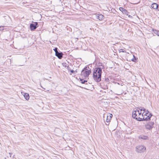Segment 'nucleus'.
I'll return each instance as SVG.
<instances>
[{"label": "nucleus", "mask_w": 159, "mask_h": 159, "mask_svg": "<svg viewBox=\"0 0 159 159\" xmlns=\"http://www.w3.org/2000/svg\"><path fill=\"white\" fill-rule=\"evenodd\" d=\"M102 70L99 67L95 68L93 71V78L97 82H99L101 80Z\"/></svg>", "instance_id": "obj_1"}, {"label": "nucleus", "mask_w": 159, "mask_h": 159, "mask_svg": "<svg viewBox=\"0 0 159 159\" xmlns=\"http://www.w3.org/2000/svg\"><path fill=\"white\" fill-rule=\"evenodd\" d=\"M141 113L142 112H140L139 110L134 111L132 112V117L137 120L141 121L142 120L141 118L139 116H141Z\"/></svg>", "instance_id": "obj_2"}, {"label": "nucleus", "mask_w": 159, "mask_h": 159, "mask_svg": "<svg viewBox=\"0 0 159 159\" xmlns=\"http://www.w3.org/2000/svg\"><path fill=\"white\" fill-rule=\"evenodd\" d=\"M91 72L90 70H88V67H85L82 71L81 76L83 77H88Z\"/></svg>", "instance_id": "obj_3"}, {"label": "nucleus", "mask_w": 159, "mask_h": 159, "mask_svg": "<svg viewBox=\"0 0 159 159\" xmlns=\"http://www.w3.org/2000/svg\"><path fill=\"white\" fill-rule=\"evenodd\" d=\"M136 152L139 153L144 152L146 149V147L143 145H140L137 146L136 148Z\"/></svg>", "instance_id": "obj_4"}, {"label": "nucleus", "mask_w": 159, "mask_h": 159, "mask_svg": "<svg viewBox=\"0 0 159 159\" xmlns=\"http://www.w3.org/2000/svg\"><path fill=\"white\" fill-rule=\"evenodd\" d=\"M143 114L144 112L142 113L141 114V116H139V117L141 118L142 119L141 121L143 120H146L148 121L150 120V118L152 116V114L151 113H150L148 114V116H147V117H145V116H143Z\"/></svg>", "instance_id": "obj_5"}, {"label": "nucleus", "mask_w": 159, "mask_h": 159, "mask_svg": "<svg viewBox=\"0 0 159 159\" xmlns=\"http://www.w3.org/2000/svg\"><path fill=\"white\" fill-rule=\"evenodd\" d=\"M154 125V122L152 121L149 122L145 125V128L148 130H150L152 129Z\"/></svg>", "instance_id": "obj_6"}, {"label": "nucleus", "mask_w": 159, "mask_h": 159, "mask_svg": "<svg viewBox=\"0 0 159 159\" xmlns=\"http://www.w3.org/2000/svg\"><path fill=\"white\" fill-rule=\"evenodd\" d=\"M38 23L35 22L34 23L31 24L30 25V27L31 30H33L36 29L38 27Z\"/></svg>", "instance_id": "obj_7"}, {"label": "nucleus", "mask_w": 159, "mask_h": 159, "mask_svg": "<svg viewBox=\"0 0 159 159\" xmlns=\"http://www.w3.org/2000/svg\"><path fill=\"white\" fill-rule=\"evenodd\" d=\"M151 7L153 9H156L159 11V5L156 3H153L151 5Z\"/></svg>", "instance_id": "obj_8"}, {"label": "nucleus", "mask_w": 159, "mask_h": 159, "mask_svg": "<svg viewBox=\"0 0 159 159\" xmlns=\"http://www.w3.org/2000/svg\"><path fill=\"white\" fill-rule=\"evenodd\" d=\"M55 55L59 59H61L62 57L63 54L61 52H58L56 53Z\"/></svg>", "instance_id": "obj_9"}, {"label": "nucleus", "mask_w": 159, "mask_h": 159, "mask_svg": "<svg viewBox=\"0 0 159 159\" xmlns=\"http://www.w3.org/2000/svg\"><path fill=\"white\" fill-rule=\"evenodd\" d=\"M96 18L99 20H102L104 18V16L102 14H97L96 15Z\"/></svg>", "instance_id": "obj_10"}, {"label": "nucleus", "mask_w": 159, "mask_h": 159, "mask_svg": "<svg viewBox=\"0 0 159 159\" xmlns=\"http://www.w3.org/2000/svg\"><path fill=\"white\" fill-rule=\"evenodd\" d=\"M112 116V115L111 114L109 113L108 114V115L107 116L106 119V122L107 123L110 122V120Z\"/></svg>", "instance_id": "obj_11"}, {"label": "nucleus", "mask_w": 159, "mask_h": 159, "mask_svg": "<svg viewBox=\"0 0 159 159\" xmlns=\"http://www.w3.org/2000/svg\"><path fill=\"white\" fill-rule=\"evenodd\" d=\"M23 95L24 96V97L26 100H29L30 98V96L29 95L28 93H24V94Z\"/></svg>", "instance_id": "obj_12"}, {"label": "nucleus", "mask_w": 159, "mask_h": 159, "mask_svg": "<svg viewBox=\"0 0 159 159\" xmlns=\"http://www.w3.org/2000/svg\"><path fill=\"white\" fill-rule=\"evenodd\" d=\"M139 139H141L143 140H147L148 139V137L146 136H144L143 135H140L139 136Z\"/></svg>", "instance_id": "obj_13"}, {"label": "nucleus", "mask_w": 159, "mask_h": 159, "mask_svg": "<svg viewBox=\"0 0 159 159\" xmlns=\"http://www.w3.org/2000/svg\"><path fill=\"white\" fill-rule=\"evenodd\" d=\"M119 9L120 11H122V12L123 13H124L125 14L127 12V11L125 9H124L122 7H120L119 8Z\"/></svg>", "instance_id": "obj_14"}, {"label": "nucleus", "mask_w": 159, "mask_h": 159, "mask_svg": "<svg viewBox=\"0 0 159 159\" xmlns=\"http://www.w3.org/2000/svg\"><path fill=\"white\" fill-rule=\"evenodd\" d=\"M153 32L157 36H159V31L157 30L152 29Z\"/></svg>", "instance_id": "obj_15"}, {"label": "nucleus", "mask_w": 159, "mask_h": 159, "mask_svg": "<svg viewBox=\"0 0 159 159\" xmlns=\"http://www.w3.org/2000/svg\"><path fill=\"white\" fill-rule=\"evenodd\" d=\"M149 111L148 110H147L146 112H144L143 114V116H145V117H147V116H148V114Z\"/></svg>", "instance_id": "obj_16"}, {"label": "nucleus", "mask_w": 159, "mask_h": 159, "mask_svg": "<svg viewBox=\"0 0 159 159\" xmlns=\"http://www.w3.org/2000/svg\"><path fill=\"white\" fill-rule=\"evenodd\" d=\"M139 110V111L140 112H141L142 111H143V112H146V111H147L146 110V109L144 107L142 108L141 109H140Z\"/></svg>", "instance_id": "obj_17"}, {"label": "nucleus", "mask_w": 159, "mask_h": 159, "mask_svg": "<svg viewBox=\"0 0 159 159\" xmlns=\"http://www.w3.org/2000/svg\"><path fill=\"white\" fill-rule=\"evenodd\" d=\"M80 81H81V83L82 84L84 83L85 82H87V80H84L83 79H80Z\"/></svg>", "instance_id": "obj_18"}, {"label": "nucleus", "mask_w": 159, "mask_h": 159, "mask_svg": "<svg viewBox=\"0 0 159 159\" xmlns=\"http://www.w3.org/2000/svg\"><path fill=\"white\" fill-rule=\"evenodd\" d=\"M119 52H126V51L125 50L123 49H121L119 50Z\"/></svg>", "instance_id": "obj_19"}, {"label": "nucleus", "mask_w": 159, "mask_h": 159, "mask_svg": "<svg viewBox=\"0 0 159 159\" xmlns=\"http://www.w3.org/2000/svg\"><path fill=\"white\" fill-rule=\"evenodd\" d=\"M133 57H134V58H133L132 59V61L134 62H135L136 60V59L135 58V57L134 56V55H133Z\"/></svg>", "instance_id": "obj_20"}, {"label": "nucleus", "mask_w": 159, "mask_h": 159, "mask_svg": "<svg viewBox=\"0 0 159 159\" xmlns=\"http://www.w3.org/2000/svg\"><path fill=\"white\" fill-rule=\"evenodd\" d=\"M54 51L55 52V53L57 52H58L57 51V48H56L53 49Z\"/></svg>", "instance_id": "obj_21"}, {"label": "nucleus", "mask_w": 159, "mask_h": 159, "mask_svg": "<svg viewBox=\"0 0 159 159\" xmlns=\"http://www.w3.org/2000/svg\"><path fill=\"white\" fill-rule=\"evenodd\" d=\"M70 72L71 73H73L74 72H77V71H74V70H70Z\"/></svg>", "instance_id": "obj_22"}, {"label": "nucleus", "mask_w": 159, "mask_h": 159, "mask_svg": "<svg viewBox=\"0 0 159 159\" xmlns=\"http://www.w3.org/2000/svg\"><path fill=\"white\" fill-rule=\"evenodd\" d=\"M3 30V27L0 26V30Z\"/></svg>", "instance_id": "obj_23"}, {"label": "nucleus", "mask_w": 159, "mask_h": 159, "mask_svg": "<svg viewBox=\"0 0 159 159\" xmlns=\"http://www.w3.org/2000/svg\"><path fill=\"white\" fill-rule=\"evenodd\" d=\"M9 154H10V157H11V156L12 154V153H9Z\"/></svg>", "instance_id": "obj_24"}, {"label": "nucleus", "mask_w": 159, "mask_h": 159, "mask_svg": "<svg viewBox=\"0 0 159 159\" xmlns=\"http://www.w3.org/2000/svg\"><path fill=\"white\" fill-rule=\"evenodd\" d=\"M41 87L43 89H45L44 88H43V87L41 86Z\"/></svg>", "instance_id": "obj_25"}, {"label": "nucleus", "mask_w": 159, "mask_h": 159, "mask_svg": "<svg viewBox=\"0 0 159 159\" xmlns=\"http://www.w3.org/2000/svg\"><path fill=\"white\" fill-rule=\"evenodd\" d=\"M129 17H131V16L129 15Z\"/></svg>", "instance_id": "obj_26"}]
</instances>
